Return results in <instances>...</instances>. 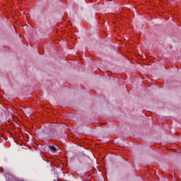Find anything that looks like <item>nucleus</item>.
Instances as JSON below:
<instances>
[{"label": "nucleus", "instance_id": "nucleus-1", "mask_svg": "<svg viewBox=\"0 0 181 181\" xmlns=\"http://www.w3.org/2000/svg\"><path fill=\"white\" fill-rule=\"evenodd\" d=\"M49 148L51 149L52 152H56V148L54 146H49Z\"/></svg>", "mask_w": 181, "mask_h": 181}]
</instances>
